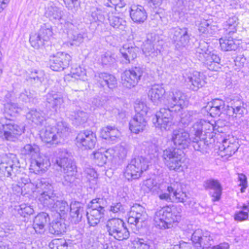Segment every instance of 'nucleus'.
<instances>
[{
	"label": "nucleus",
	"instance_id": "f257e3e1",
	"mask_svg": "<svg viewBox=\"0 0 249 249\" xmlns=\"http://www.w3.org/2000/svg\"><path fill=\"white\" fill-rule=\"evenodd\" d=\"M36 192L39 194L38 196L39 202L44 207L52 211H55L60 217L65 218L70 209L67 201L59 200L52 184L49 180L45 178H38L34 182Z\"/></svg>",
	"mask_w": 249,
	"mask_h": 249
},
{
	"label": "nucleus",
	"instance_id": "f03ea898",
	"mask_svg": "<svg viewBox=\"0 0 249 249\" xmlns=\"http://www.w3.org/2000/svg\"><path fill=\"white\" fill-rule=\"evenodd\" d=\"M213 125L204 120H201L194 124L191 130V142L195 150L203 154L208 153L209 144L207 139L213 138Z\"/></svg>",
	"mask_w": 249,
	"mask_h": 249
},
{
	"label": "nucleus",
	"instance_id": "7ed1b4c3",
	"mask_svg": "<svg viewBox=\"0 0 249 249\" xmlns=\"http://www.w3.org/2000/svg\"><path fill=\"white\" fill-rule=\"evenodd\" d=\"M55 163L62 169L64 173L62 179V184L70 187L76 185L77 182L75 176L76 167L71 158V153L65 148L59 149Z\"/></svg>",
	"mask_w": 249,
	"mask_h": 249
},
{
	"label": "nucleus",
	"instance_id": "20e7f679",
	"mask_svg": "<svg viewBox=\"0 0 249 249\" xmlns=\"http://www.w3.org/2000/svg\"><path fill=\"white\" fill-rule=\"evenodd\" d=\"M21 153L31 159L30 169L36 174L45 172L51 165L48 157L39 153V147L35 144H27L21 149Z\"/></svg>",
	"mask_w": 249,
	"mask_h": 249
},
{
	"label": "nucleus",
	"instance_id": "39448f33",
	"mask_svg": "<svg viewBox=\"0 0 249 249\" xmlns=\"http://www.w3.org/2000/svg\"><path fill=\"white\" fill-rule=\"evenodd\" d=\"M209 44L204 41L199 42L196 49V57L211 71H217L220 68V58L209 49Z\"/></svg>",
	"mask_w": 249,
	"mask_h": 249
},
{
	"label": "nucleus",
	"instance_id": "423d86ee",
	"mask_svg": "<svg viewBox=\"0 0 249 249\" xmlns=\"http://www.w3.org/2000/svg\"><path fill=\"white\" fill-rule=\"evenodd\" d=\"M175 207L174 205L166 206L158 209L154 216L155 226L160 229L171 228L173 224L178 222L180 216L175 213Z\"/></svg>",
	"mask_w": 249,
	"mask_h": 249
},
{
	"label": "nucleus",
	"instance_id": "0eeeda50",
	"mask_svg": "<svg viewBox=\"0 0 249 249\" xmlns=\"http://www.w3.org/2000/svg\"><path fill=\"white\" fill-rule=\"evenodd\" d=\"M183 154L181 150L173 147L167 148L163 151V161L169 170L178 172L183 171Z\"/></svg>",
	"mask_w": 249,
	"mask_h": 249
},
{
	"label": "nucleus",
	"instance_id": "6e6552de",
	"mask_svg": "<svg viewBox=\"0 0 249 249\" xmlns=\"http://www.w3.org/2000/svg\"><path fill=\"white\" fill-rule=\"evenodd\" d=\"M105 228L109 236L118 241L127 240L130 232L124 221L119 218H112L106 223Z\"/></svg>",
	"mask_w": 249,
	"mask_h": 249
},
{
	"label": "nucleus",
	"instance_id": "1a4fd4ad",
	"mask_svg": "<svg viewBox=\"0 0 249 249\" xmlns=\"http://www.w3.org/2000/svg\"><path fill=\"white\" fill-rule=\"evenodd\" d=\"M149 160L142 156H138L132 159L126 167L124 175L128 180L137 179L142 174L147 170Z\"/></svg>",
	"mask_w": 249,
	"mask_h": 249
},
{
	"label": "nucleus",
	"instance_id": "9d476101",
	"mask_svg": "<svg viewBox=\"0 0 249 249\" xmlns=\"http://www.w3.org/2000/svg\"><path fill=\"white\" fill-rule=\"evenodd\" d=\"M165 105L175 110V113L180 112L187 104L186 96L181 90L173 89L165 95Z\"/></svg>",
	"mask_w": 249,
	"mask_h": 249
},
{
	"label": "nucleus",
	"instance_id": "9b49d317",
	"mask_svg": "<svg viewBox=\"0 0 249 249\" xmlns=\"http://www.w3.org/2000/svg\"><path fill=\"white\" fill-rule=\"evenodd\" d=\"M23 132L22 129L15 124L11 118L7 116L0 119V137L9 141L19 136Z\"/></svg>",
	"mask_w": 249,
	"mask_h": 249
},
{
	"label": "nucleus",
	"instance_id": "f8f14e48",
	"mask_svg": "<svg viewBox=\"0 0 249 249\" xmlns=\"http://www.w3.org/2000/svg\"><path fill=\"white\" fill-rule=\"evenodd\" d=\"M175 110L170 107L161 108L158 111L155 116V119H153V123L156 127H158L161 130L167 131L170 130V127L173 125V113Z\"/></svg>",
	"mask_w": 249,
	"mask_h": 249
},
{
	"label": "nucleus",
	"instance_id": "ddd939ff",
	"mask_svg": "<svg viewBox=\"0 0 249 249\" xmlns=\"http://www.w3.org/2000/svg\"><path fill=\"white\" fill-rule=\"evenodd\" d=\"M143 72V69L140 66L126 70L121 75L123 85L129 89L134 87L140 81Z\"/></svg>",
	"mask_w": 249,
	"mask_h": 249
},
{
	"label": "nucleus",
	"instance_id": "4468645a",
	"mask_svg": "<svg viewBox=\"0 0 249 249\" xmlns=\"http://www.w3.org/2000/svg\"><path fill=\"white\" fill-rule=\"evenodd\" d=\"M52 27L48 24L42 25L37 33L32 34L30 37V42L34 48L38 49L49 40L53 36Z\"/></svg>",
	"mask_w": 249,
	"mask_h": 249
},
{
	"label": "nucleus",
	"instance_id": "2eb2a0df",
	"mask_svg": "<svg viewBox=\"0 0 249 249\" xmlns=\"http://www.w3.org/2000/svg\"><path fill=\"white\" fill-rule=\"evenodd\" d=\"M183 77L189 89L194 91L198 90L206 83L205 75L203 73L196 71H187L183 74Z\"/></svg>",
	"mask_w": 249,
	"mask_h": 249
},
{
	"label": "nucleus",
	"instance_id": "dca6fc26",
	"mask_svg": "<svg viewBox=\"0 0 249 249\" xmlns=\"http://www.w3.org/2000/svg\"><path fill=\"white\" fill-rule=\"evenodd\" d=\"M71 57L67 53L59 52L51 56L50 67L54 71H61L70 65Z\"/></svg>",
	"mask_w": 249,
	"mask_h": 249
},
{
	"label": "nucleus",
	"instance_id": "f3484780",
	"mask_svg": "<svg viewBox=\"0 0 249 249\" xmlns=\"http://www.w3.org/2000/svg\"><path fill=\"white\" fill-rule=\"evenodd\" d=\"M192 137L189 133L183 128L174 129L172 133L171 141L177 149L181 150L187 148L191 142Z\"/></svg>",
	"mask_w": 249,
	"mask_h": 249
},
{
	"label": "nucleus",
	"instance_id": "a211bd4d",
	"mask_svg": "<svg viewBox=\"0 0 249 249\" xmlns=\"http://www.w3.org/2000/svg\"><path fill=\"white\" fill-rule=\"evenodd\" d=\"M77 145L85 149H91L94 148L97 142L96 135L90 130L80 131L76 138Z\"/></svg>",
	"mask_w": 249,
	"mask_h": 249
},
{
	"label": "nucleus",
	"instance_id": "6ab92c4d",
	"mask_svg": "<svg viewBox=\"0 0 249 249\" xmlns=\"http://www.w3.org/2000/svg\"><path fill=\"white\" fill-rule=\"evenodd\" d=\"M51 120H48L42 126L40 130V136L43 141L51 144H56L61 142L60 138L56 132L54 126L51 125Z\"/></svg>",
	"mask_w": 249,
	"mask_h": 249
},
{
	"label": "nucleus",
	"instance_id": "aec40b11",
	"mask_svg": "<svg viewBox=\"0 0 249 249\" xmlns=\"http://www.w3.org/2000/svg\"><path fill=\"white\" fill-rule=\"evenodd\" d=\"M192 241L195 247L199 249L209 248L212 244L213 239L210 232L203 233L200 230L195 231L192 235Z\"/></svg>",
	"mask_w": 249,
	"mask_h": 249
},
{
	"label": "nucleus",
	"instance_id": "412c9836",
	"mask_svg": "<svg viewBox=\"0 0 249 249\" xmlns=\"http://www.w3.org/2000/svg\"><path fill=\"white\" fill-rule=\"evenodd\" d=\"M173 35L172 37L177 49H180L185 47L189 42L190 36L187 28L176 27L172 30Z\"/></svg>",
	"mask_w": 249,
	"mask_h": 249
},
{
	"label": "nucleus",
	"instance_id": "4be33fe9",
	"mask_svg": "<svg viewBox=\"0 0 249 249\" xmlns=\"http://www.w3.org/2000/svg\"><path fill=\"white\" fill-rule=\"evenodd\" d=\"M203 186L205 190H209V194L213 202L218 201L221 198L222 187L217 180L208 179L204 182Z\"/></svg>",
	"mask_w": 249,
	"mask_h": 249
},
{
	"label": "nucleus",
	"instance_id": "5701e85b",
	"mask_svg": "<svg viewBox=\"0 0 249 249\" xmlns=\"http://www.w3.org/2000/svg\"><path fill=\"white\" fill-rule=\"evenodd\" d=\"M65 95L60 92L52 91L47 94L46 101L47 106L55 111L60 109L64 103Z\"/></svg>",
	"mask_w": 249,
	"mask_h": 249
},
{
	"label": "nucleus",
	"instance_id": "b1692460",
	"mask_svg": "<svg viewBox=\"0 0 249 249\" xmlns=\"http://www.w3.org/2000/svg\"><path fill=\"white\" fill-rule=\"evenodd\" d=\"M156 36L155 34L151 33L147 35L146 40L143 43L142 52L146 56L151 57L157 56L160 50L155 48Z\"/></svg>",
	"mask_w": 249,
	"mask_h": 249
},
{
	"label": "nucleus",
	"instance_id": "393cba45",
	"mask_svg": "<svg viewBox=\"0 0 249 249\" xmlns=\"http://www.w3.org/2000/svg\"><path fill=\"white\" fill-rule=\"evenodd\" d=\"M148 97L154 105L162 104L165 90L162 85H154L151 86L148 92Z\"/></svg>",
	"mask_w": 249,
	"mask_h": 249
},
{
	"label": "nucleus",
	"instance_id": "a878e982",
	"mask_svg": "<svg viewBox=\"0 0 249 249\" xmlns=\"http://www.w3.org/2000/svg\"><path fill=\"white\" fill-rule=\"evenodd\" d=\"M130 17L134 22L143 23L147 18V12L144 7L139 4H133L129 10Z\"/></svg>",
	"mask_w": 249,
	"mask_h": 249
},
{
	"label": "nucleus",
	"instance_id": "bb28decb",
	"mask_svg": "<svg viewBox=\"0 0 249 249\" xmlns=\"http://www.w3.org/2000/svg\"><path fill=\"white\" fill-rule=\"evenodd\" d=\"M147 124L146 116L136 114L129 122V129L131 132L138 134L145 129Z\"/></svg>",
	"mask_w": 249,
	"mask_h": 249
},
{
	"label": "nucleus",
	"instance_id": "cd10ccee",
	"mask_svg": "<svg viewBox=\"0 0 249 249\" xmlns=\"http://www.w3.org/2000/svg\"><path fill=\"white\" fill-rule=\"evenodd\" d=\"M50 220L49 214L45 212L38 213L34 218L33 227L35 232L39 234H43L45 231V227Z\"/></svg>",
	"mask_w": 249,
	"mask_h": 249
},
{
	"label": "nucleus",
	"instance_id": "c85d7f7f",
	"mask_svg": "<svg viewBox=\"0 0 249 249\" xmlns=\"http://www.w3.org/2000/svg\"><path fill=\"white\" fill-rule=\"evenodd\" d=\"M69 210L71 221L74 224H77L80 222L83 215L85 214L82 204L77 201L71 202Z\"/></svg>",
	"mask_w": 249,
	"mask_h": 249
},
{
	"label": "nucleus",
	"instance_id": "c756f323",
	"mask_svg": "<svg viewBox=\"0 0 249 249\" xmlns=\"http://www.w3.org/2000/svg\"><path fill=\"white\" fill-rule=\"evenodd\" d=\"M138 48L133 47L128 44H124L120 49V53L122 54L123 59V63L125 64L130 63L134 60L137 55Z\"/></svg>",
	"mask_w": 249,
	"mask_h": 249
},
{
	"label": "nucleus",
	"instance_id": "7c9ffc66",
	"mask_svg": "<svg viewBox=\"0 0 249 249\" xmlns=\"http://www.w3.org/2000/svg\"><path fill=\"white\" fill-rule=\"evenodd\" d=\"M231 36L225 35V36L220 38V46L224 51H236L239 47L240 41L232 38Z\"/></svg>",
	"mask_w": 249,
	"mask_h": 249
},
{
	"label": "nucleus",
	"instance_id": "2f4dec72",
	"mask_svg": "<svg viewBox=\"0 0 249 249\" xmlns=\"http://www.w3.org/2000/svg\"><path fill=\"white\" fill-rule=\"evenodd\" d=\"M116 9L111 8L109 9H103L102 7L93 8L91 11V17L92 20L95 22H103L105 19V16L108 17V15L113 14L115 13Z\"/></svg>",
	"mask_w": 249,
	"mask_h": 249
},
{
	"label": "nucleus",
	"instance_id": "473e14b6",
	"mask_svg": "<svg viewBox=\"0 0 249 249\" xmlns=\"http://www.w3.org/2000/svg\"><path fill=\"white\" fill-rule=\"evenodd\" d=\"M120 132L115 126L107 125L103 128L101 131L102 138L112 143L117 142Z\"/></svg>",
	"mask_w": 249,
	"mask_h": 249
},
{
	"label": "nucleus",
	"instance_id": "72a5a7b5",
	"mask_svg": "<svg viewBox=\"0 0 249 249\" xmlns=\"http://www.w3.org/2000/svg\"><path fill=\"white\" fill-rule=\"evenodd\" d=\"M180 184L178 182L171 183L167 188V191L169 193H172L173 197H175L177 202L184 203L188 198L185 193L180 190Z\"/></svg>",
	"mask_w": 249,
	"mask_h": 249
},
{
	"label": "nucleus",
	"instance_id": "f704fd0d",
	"mask_svg": "<svg viewBox=\"0 0 249 249\" xmlns=\"http://www.w3.org/2000/svg\"><path fill=\"white\" fill-rule=\"evenodd\" d=\"M97 81L101 87H104L107 86L110 89H113L117 86L116 77L114 75L107 73H100Z\"/></svg>",
	"mask_w": 249,
	"mask_h": 249
},
{
	"label": "nucleus",
	"instance_id": "c9c22d12",
	"mask_svg": "<svg viewBox=\"0 0 249 249\" xmlns=\"http://www.w3.org/2000/svg\"><path fill=\"white\" fill-rule=\"evenodd\" d=\"M26 118L37 125L42 126L48 121L45 118V114L41 110L31 109L26 114Z\"/></svg>",
	"mask_w": 249,
	"mask_h": 249
},
{
	"label": "nucleus",
	"instance_id": "e433bc0d",
	"mask_svg": "<svg viewBox=\"0 0 249 249\" xmlns=\"http://www.w3.org/2000/svg\"><path fill=\"white\" fill-rule=\"evenodd\" d=\"M44 75L43 71L31 69L27 72L26 80L32 84L40 85L44 80Z\"/></svg>",
	"mask_w": 249,
	"mask_h": 249
},
{
	"label": "nucleus",
	"instance_id": "4c0bfd02",
	"mask_svg": "<svg viewBox=\"0 0 249 249\" xmlns=\"http://www.w3.org/2000/svg\"><path fill=\"white\" fill-rule=\"evenodd\" d=\"M68 37L71 45L78 46L84 41V34L83 32H80L77 28L72 29L68 31Z\"/></svg>",
	"mask_w": 249,
	"mask_h": 249
},
{
	"label": "nucleus",
	"instance_id": "58836bf2",
	"mask_svg": "<svg viewBox=\"0 0 249 249\" xmlns=\"http://www.w3.org/2000/svg\"><path fill=\"white\" fill-rule=\"evenodd\" d=\"M63 217L53 220L49 227V232L53 234H60L66 231V225Z\"/></svg>",
	"mask_w": 249,
	"mask_h": 249
},
{
	"label": "nucleus",
	"instance_id": "ea45409f",
	"mask_svg": "<svg viewBox=\"0 0 249 249\" xmlns=\"http://www.w3.org/2000/svg\"><path fill=\"white\" fill-rule=\"evenodd\" d=\"M116 12L113 14L108 15V20L110 25L115 29L124 31L126 27V21L122 18L116 16Z\"/></svg>",
	"mask_w": 249,
	"mask_h": 249
},
{
	"label": "nucleus",
	"instance_id": "a19ab883",
	"mask_svg": "<svg viewBox=\"0 0 249 249\" xmlns=\"http://www.w3.org/2000/svg\"><path fill=\"white\" fill-rule=\"evenodd\" d=\"M45 14L51 20H59L63 16V12L59 8L52 4L47 7Z\"/></svg>",
	"mask_w": 249,
	"mask_h": 249
},
{
	"label": "nucleus",
	"instance_id": "79ce46f5",
	"mask_svg": "<svg viewBox=\"0 0 249 249\" xmlns=\"http://www.w3.org/2000/svg\"><path fill=\"white\" fill-rule=\"evenodd\" d=\"M107 206V201L104 197H97L93 199L88 204L92 210H96L105 214V207Z\"/></svg>",
	"mask_w": 249,
	"mask_h": 249
},
{
	"label": "nucleus",
	"instance_id": "37998d69",
	"mask_svg": "<svg viewBox=\"0 0 249 249\" xmlns=\"http://www.w3.org/2000/svg\"><path fill=\"white\" fill-rule=\"evenodd\" d=\"M238 149V144L236 142L231 143L228 140H224L220 149L225 153L224 156H231Z\"/></svg>",
	"mask_w": 249,
	"mask_h": 249
},
{
	"label": "nucleus",
	"instance_id": "c03bdc74",
	"mask_svg": "<svg viewBox=\"0 0 249 249\" xmlns=\"http://www.w3.org/2000/svg\"><path fill=\"white\" fill-rule=\"evenodd\" d=\"M85 214L87 215L88 223L89 226L95 227L100 221L101 218L104 216V213L102 212H98L96 210L90 211V212H86Z\"/></svg>",
	"mask_w": 249,
	"mask_h": 249
},
{
	"label": "nucleus",
	"instance_id": "a18cd8bd",
	"mask_svg": "<svg viewBox=\"0 0 249 249\" xmlns=\"http://www.w3.org/2000/svg\"><path fill=\"white\" fill-rule=\"evenodd\" d=\"M238 24V18L235 16L230 18L224 25V35L232 36L237 31L236 27Z\"/></svg>",
	"mask_w": 249,
	"mask_h": 249
},
{
	"label": "nucleus",
	"instance_id": "49530a36",
	"mask_svg": "<svg viewBox=\"0 0 249 249\" xmlns=\"http://www.w3.org/2000/svg\"><path fill=\"white\" fill-rule=\"evenodd\" d=\"M19 101L25 103L35 104L37 102L36 93L34 91L24 89L21 92L18 97Z\"/></svg>",
	"mask_w": 249,
	"mask_h": 249
},
{
	"label": "nucleus",
	"instance_id": "de8ad7c7",
	"mask_svg": "<svg viewBox=\"0 0 249 249\" xmlns=\"http://www.w3.org/2000/svg\"><path fill=\"white\" fill-rule=\"evenodd\" d=\"M54 126L55 129H56V132L59 138H60L61 141L69 135L70 129L66 122L63 121H58L56 124V125Z\"/></svg>",
	"mask_w": 249,
	"mask_h": 249
},
{
	"label": "nucleus",
	"instance_id": "09e8293b",
	"mask_svg": "<svg viewBox=\"0 0 249 249\" xmlns=\"http://www.w3.org/2000/svg\"><path fill=\"white\" fill-rule=\"evenodd\" d=\"M67 114L71 120H74L77 125L84 123L87 119V113L79 110L74 111H69Z\"/></svg>",
	"mask_w": 249,
	"mask_h": 249
},
{
	"label": "nucleus",
	"instance_id": "8fccbe9b",
	"mask_svg": "<svg viewBox=\"0 0 249 249\" xmlns=\"http://www.w3.org/2000/svg\"><path fill=\"white\" fill-rule=\"evenodd\" d=\"M198 117V113L196 110H185L180 116V122L184 125H188L194 120Z\"/></svg>",
	"mask_w": 249,
	"mask_h": 249
},
{
	"label": "nucleus",
	"instance_id": "3c124183",
	"mask_svg": "<svg viewBox=\"0 0 249 249\" xmlns=\"http://www.w3.org/2000/svg\"><path fill=\"white\" fill-rule=\"evenodd\" d=\"M134 249H156V246L151 240L138 238L135 241Z\"/></svg>",
	"mask_w": 249,
	"mask_h": 249
},
{
	"label": "nucleus",
	"instance_id": "603ef678",
	"mask_svg": "<svg viewBox=\"0 0 249 249\" xmlns=\"http://www.w3.org/2000/svg\"><path fill=\"white\" fill-rule=\"evenodd\" d=\"M230 104L235 109V112L239 115V117L242 116L246 112L245 105L239 98L231 99Z\"/></svg>",
	"mask_w": 249,
	"mask_h": 249
},
{
	"label": "nucleus",
	"instance_id": "864d4df0",
	"mask_svg": "<svg viewBox=\"0 0 249 249\" xmlns=\"http://www.w3.org/2000/svg\"><path fill=\"white\" fill-rule=\"evenodd\" d=\"M15 211L17 212V214L24 217L32 214L34 212V209L31 206L24 203L16 206Z\"/></svg>",
	"mask_w": 249,
	"mask_h": 249
},
{
	"label": "nucleus",
	"instance_id": "5fc2aeb1",
	"mask_svg": "<svg viewBox=\"0 0 249 249\" xmlns=\"http://www.w3.org/2000/svg\"><path fill=\"white\" fill-rule=\"evenodd\" d=\"M209 20L205 19H201L198 24L199 32L202 34L211 35L213 34L214 32V26H212Z\"/></svg>",
	"mask_w": 249,
	"mask_h": 249
},
{
	"label": "nucleus",
	"instance_id": "6e6d98bb",
	"mask_svg": "<svg viewBox=\"0 0 249 249\" xmlns=\"http://www.w3.org/2000/svg\"><path fill=\"white\" fill-rule=\"evenodd\" d=\"M129 213H131L132 215L137 217L139 216L140 218H142L144 221L146 219L147 214L145 211V208L140 204H135L133 205L131 207L130 211Z\"/></svg>",
	"mask_w": 249,
	"mask_h": 249
},
{
	"label": "nucleus",
	"instance_id": "4d7b16f0",
	"mask_svg": "<svg viewBox=\"0 0 249 249\" xmlns=\"http://www.w3.org/2000/svg\"><path fill=\"white\" fill-rule=\"evenodd\" d=\"M101 63L103 65L111 66L116 62V55L110 52H107L101 55Z\"/></svg>",
	"mask_w": 249,
	"mask_h": 249
},
{
	"label": "nucleus",
	"instance_id": "13d9d810",
	"mask_svg": "<svg viewBox=\"0 0 249 249\" xmlns=\"http://www.w3.org/2000/svg\"><path fill=\"white\" fill-rule=\"evenodd\" d=\"M20 109L21 108L17 104L12 102L7 103L4 107L5 117L6 114L9 115L11 117L15 116Z\"/></svg>",
	"mask_w": 249,
	"mask_h": 249
},
{
	"label": "nucleus",
	"instance_id": "bf43d9fd",
	"mask_svg": "<svg viewBox=\"0 0 249 249\" xmlns=\"http://www.w3.org/2000/svg\"><path fill=\"white\" fill-rule=\"evenodd\" d=\"M107 101L106 96H97L93 98L91 102V109L95 110L96 108L104 107Z\"/></svg>",
	"mask_w": 249,
	"mask_h": 249
},
{
	"label": "nucleus",
	"instance_id": "052dcab7",
	"mask_svg": "<svg viewBox=\"0 0 249 249\" xmlns=\"http://www.w3.org/2000/svg\"><path fill=\"white\" fill-rule=\"evenodd\" d=\"M109 210L112 213L119 216L120 214L124 213L128 210V208L125 205H123L121 202H116L112 204Z\"/></svg>",
	"mask_w": 249,
	"mask_h": 249
},
{
	"label": "nucleus",
	"instance_id": "680f3d73",
	"mask_svg": "<svg viewBox=\"0 0 249 249\" xmlns=\"http://www.w3.org/2000/svg\"><path fill=\"white\" fill-rule=\"evenodd\" d=\"M92 156L95 160V163L100 166H102L106 163L109 157L108 155L104 154V153L100 151L93 152Z\"/></svg>",
	"mask_w": 249,
	"mask_h": 249
},
{
	"label": "nucleus",
	"instance_id": "e2e57ef3",
	"mask_svg": "<svg viewBox=\"0 0 249 249\" xmlns=\"http://www.w3.org/2000/svg\"><path fill=\"white\" fill-rule=\"evenodd\" d=\"M143 185L147 188L149 191L152 192L154 194L158 190H160V185L152 178L145 180L143 182Z\"/></svg>",
	"mask_w": 249,
	"mask_h": 249
},
{
	"label": "nucleus",
	"instance_id": "0e129e2a",
	"mask_svg": "<svg viewBox=\"0 0 249 249\" xmlns=\"http://www.w3.org/2000/svg\"><path fill=\"white\" fill-rule=\"evenodd\" d=\"M51 249H67L68 244L64 239H54L49 244Z\"/></svg>",
	"mask_w": 249,
	"mask_h": 249
},
{
	"label": "nucleus",
	"instance_id": "69168bd1",
	"mask_svg": "<svg viewBox=\"0 0 249 249\" xmlns=\"http://www.w3.org/2000/svg\"><path fill=\"white\" fill-rule=\"evenodd\" d=\"M13 165V162L11 160H9L6 162H2L0 163V169L4 172L5 176L9 177L12 175Z\"/></svg>",
	"mask_w": 249,
	"mask_h": 249
},
{
	"label": "nucleus",
	"instance_id": "338daca9",
	"mask_svg": "<svg viewBox=\"0 0 249 249\" xmlns=\"http://www.w3.org/2000/svg\"><path fill=\"white\" fill-rule=\"evenodd\" d=\"M71 74L72 77L75 78L77 79H80L85 75L86 71L82 67L79 66L74 65L71 68Z\"/></svg>",
	"mask_w": 249,
	"mask_h": 249
},
{
	"label": "nucleus",
	"instance_id": "774afa93",
	"mask_svg": "<svg viewBox=\"0 0 249 249\" xmlns=\"http://www.w3.org/2000/svg\"><path fill=\"white\" fill-rule=\"evenodd\" d=\"M136 114H139L141 116H146L148 108L146 104L142 102H139L135 104L134 106Z\"/></svg>",
	"mask_w": 249,
	"mask_h": 249
}]
</instances>
